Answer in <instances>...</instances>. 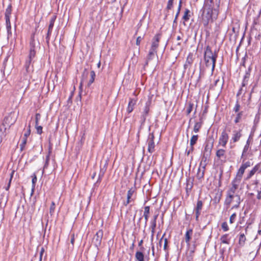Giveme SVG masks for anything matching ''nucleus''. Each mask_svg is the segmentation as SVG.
I'll return each mask as SVG.
<instances>
[{"mask_svg": "<svg viewBox=\"0 0 261 261\" xmlns=\"http://www.w3.org/2000/svg\"><path fill=\"white\" fill-rule=\"evenodd\" d=\"M217 56L214 54L209 47H207L204 54V61L206 66L210 68L212 73L214 70Z\"/></svg>", "mask_w": 261, "mask_h": 261, "instance_id": "nucleus-1", "label": "nucleus"}, {"mask_svg": "<svg viewBox=\"0 0 261 261\" xmlns=\"http://www.w3.org/2000/svg\"><path fill=\"white\" fill-rule=\"evenodd\" d=\"M213 20V8L211 5H206L203 9L202 15V22L207 25L210 21Z\"/></svg>", "mask_w": 261, "mask_h": 261, "instance_id": "nucleus-2", "label": "nucleus"}, {"mask_svg": "<svg viewBox=\"0 0 261 261\" xmlns=\"http://www.w3.org/2000/svg\"><path fill=\"white\" fill-rule=\"evenodd\" d=\"M235 202L232 208H237L240 203V197L239 195H228L226 198L225 203L226 205H229L231 203Z\"/></svg>", "mask_w": 261, "mask_h": 261, "instance_id": "nucleus-3", "label": "nucleus"}, {"mask_svg": "<svg viewBox=\"0 0 261 261\" xmlns=\"http://www.w3.org/2000/svg\"><path fill=\"white\" fill-rule=\"evenodd\" d=\"M103 237V231L102 230H99L93 238L92 243L98 247L101 245V240Z\"/></svg>", "mask_w": 261, "mask_h": 261, "instance_id": "nucleus-4", "label": "nucleus"}, {"mask_svg": "<svg viewBox=\"0 0 261 261\" xmlns=\"http://www.w3.org/2000/svg\"><path fill=\"white\" fill-rule=\"evenodd\" d=\"M16 120V115H15L14 113H11L8 116L5 118L4 120V124L11 126L15 122Z\"/></svg>", "mask_w": 261, "mask_h": 261, "instance_id": "nucleus-5", "label": "nucleus"}, {"mask_svg": "<svg viewBox=\"0 0 261 261\" xmlns=\"http://www.w3.org/2000/svg\"><path fill=\"white\" fill-rule=\"evenodd\" d=\"M154 135L153 134H150L148 138V151L150 153H152L154 151L155 144L154 142Z\"/></svg>", "mask_w": 261, "mask_h": 261, "instance_id": "nucleus-6", "label": "nucleus"}, {"mask_svg": "<svg viewBox=\"0 0 261 261\" xmlns=\"http://www.w3.org/2000/svg\"><path fill=\"white\" fill-rule=\"evenodd\" d=\"M228 140V135L225 130H223L219 139V144L223 147H225Z\"/></svg>", "mask_w": 261, "mask_h": 261, "instance_id": "nucleus-7", "label": "nucleus"}, {"mask_svg": "<svg viewBox=\"0 0 261 261\" xmlns=\"http://www.w3.org/2000/svg\"><path fill=\"white\" fill-rule=\"evenodd\" d=\"M160 36L159 34L154 36L152 40L150 50L156 52V49L159 46V42L160 41Z\"/></svg>", "mask_w": 261, "mask_h": 261, "instance_id": "nucleus-8", "label": "nucleus"}, {"mask_svg": "<svg viewBox=\"0 0 261 261\" xmlns=\"http://www.w3.org/2000/svg\"><path fill=\"white\" fill-rule=\"evenodd\" d=\"M213 146V145L212 143H208L206 144L203 151L204 157L207 158L210 156Z\"/></svg>", "mask_w": 261, "mask_h": 261, "instance_id": "nucleus-9", "label": "nucleus"}, {"mask_svg": "<svg viewBox=\"0 0 261 261\" xmlns=\"http://www.w3.org/2000/svg\"><path fill=\"white\" fill-rule=\"evenodd\" d=\"M242 137V130H234L232 135L231 140L235 143L238 142Z\"/></svg>", "mask_w": 261, "mask_h": 261, "instance_id": "nucleus-10", "label": "nucleus"}, {"mask_svg": "<svg viewBox=\"0 0 261 261\" xmlns=\"http://www.w3.org/2000/svg\"><path fill=\"white\" fill-rule=\"evenodd\" d=\"M203 205V203L202 201L198 200L197 202L196 207L195 208V213H196V219L197 220L198 217L200 214V212L202 209Z\"/></svg>", "mask_w": 261, "mask_h": 261, "instance_id": "nucleus-11", "label": "nucleus"}, {"mask_svg": "<svg viewBox=\"0 0 261 261\" xmlns=\"http://www.w3.org/2000/svg\"><path fill=\"white\" fill-rule=\"evenodd\" d=\"M193 62V55L192 54H189L187 57L186 62L184 65L185 69L189 68L191 66V64Z\"/></svg>", "mask_w": 261, "mask_h": 261, "instance_id": "nucleus-12", "label": "nucleus"}, {"mask_svg": "<svg viewBox=\"0 0 261 261\" xmlns=\"http://www.w3.org/2000/svg\"><path fill=\"white\" fill-rule=\"evenodd\" d=\"M193 230L191 229L187 230L185 234V241L188 245H190V241L192 238Z\"/></svg>", "mask_w": 261, "mask_h": 261, "instance_id": "nucleus-13", "label": "nucleus"}, {"mask_svg": "<svg viewBox=\"0 0 261 261\" xmlns=\"http://www.w3.org/2000/svg\"><path fill=\"white\" fill-rule=\"evenodd\" d=\"M136 103V100L135 99H130V100L128 102V104L127 110H126L127 112L128 113H131L133 111L134 106H135Z\"/></svg>", "mask_w": 261, "mask_h": 261, "instance_id": "nucleus-14", "label": "nucleus"}, {"mask_svg": "<svg viewBox=\"0 0 261 261\" xmlns=\"http://www.w3.org/2000/svg\"><path fill=\"white\" fill-rule=\"evenodd\" d=\"M198 140V135H194L192 137L190 140V146L191 148L187 152L188 155L189 154L190 151H192L193 150V145L196 143Z\"/></svg>", "mask_w": 261, "mask_h": 261, "instance_id": "nucleus-15", "label": "nucleus"}, {"mask_svg": "<svg viewBox=\"0 0 261 261\" xmlns=\"http://www.w3.org/2000/svg\"><path fill=\"white\" fill-rule=\"evenodd\" d=\"M29 85V79L28 76H25V78L22 82H20L17 84L18 87L21 88H26Z\"/></svg>", "mask_w": 261, "mask_h": 261, "instance_id": "nucleus-16", "label": "nucleus"}, {"mask_svg": "<svg viewBox=\"0 0 261 261\" xmlns=\"http://www.w3.org/2000/svg\"><path fill=\"white\" fill-rule=\"evenodd\" d=\"M226 151L223 149H219L216 152V156L219 159H226Z\"/></svg>", "mask_w": 261, "mask_h": 261, "instance_id": "nucleus-17", "label": "nucleus"}, {"mask_svg": "<svg viewBox=\"0 0 261 261\" xmlns=\"http://www.w3.org/2000/svg\"><path fill=\"white\" fill-rule=\"evenodd\" d=\"M135 192V189L133 188L130 189L128 192L127 194V201L126 203H125V205H126L128 203H129L132 201V197L133 196V195L134 194Z\"/></svg>", "mask_w": 261, "mask_h": 261, "instance_id": "nucleus-18", "label": "nucleus"}, {"mask_svg": "<svg viewBox=\"0 0 261 261\" xmlns=\"http://www.w3.org/2000/svg\"><path fill=\"white\" fill-rule=\"evenodd\" d=\"M221 246L222 247V244H225L228 245L229 244L230 239L228 238V234H225L221 236L220 238Z\"/></svg>", "mask_w": 261, "mask_h": 261, "instance_id": "nucleus-19", "label": "nucleus"}, {"mask_svg": "<svg viewBox=\"0 0 261 261\" xmlns=\"http://www.w3.org/2000/svg\"><path fill=\"white\" fill-rule=\"evenodd\" d=\"M149 213H150V207H149V206H145L143 217H144V219H145V224H146L147 221H148Z\"/></svg>", "mask_w": 261, "mask_h": 261, "instance_id": "nucleus-20", "label": "nucleus"}, {"mask_svg": "<svg viewBox=\"0 0 261 261\" xmlns=\"http://www.w3.org/2000/svg\"><path fill=\"white\" fill-rule=\"evenodd\" d=\"M156 54V51L149 50L146 62V65H148L149 61L154 58Z\"/></svg>", "mask_w": 261, "mask_h": 261, "instance_id": "nucleus-21", "label": "nucleus"}, {"mask_svg": "<svg viewBox=\"0 0 261 261\" xmlns=\"http://www.w3.org/2000/svg\"><path fill=\"white\" fill-rule=\"evenodd\" d=\"M245 169H244L241 167H240V168H239V169L237 173V175H236V176L235 178L238 179L239 180H241L243 175L244 174V173L245 172Z\"/></svg>", "mask_w": 261, "mask_h": 261, "instance_id": "nucleus-22", "label": "nucleus"}, {"mask_svg": "<svg viewBox=\"0 0 261 261\" xmlns=\"http://www.w3.org/2000/svg\"><path fill=\"white\" fill-rule=\"evenodd\" d=\"M135 257L138 261H144V254L140 251H137L136 253Z\"/></svg>", "mask_w": 261, "mask_h": 261, "instance_id": "nucleus-23", "label": "nucleus"}, {"mask_svg": "<svg viewBox=\"0 0 261 261\" xmlns=\"http://www.w3.org/2000/svg\"><path fill=\"white\" fill-rule=\"evenodd\" d=\"M258 170V165L255 166L250 171L248 176L247 177V179L250 178L255 173V172Z\"/></svg>", "mask_w": 261, "mask_h": 261, "instance_id": "nucleus-24", "label": "nucleus"}, {"mask_svg": "<svg viewBox=\"0 0 261 261\" xmlns=\"http://www.w3.org/2000/svg\"><path fill=\"white\" fill-rule=\"evenodd\" d=\"M164 242V250H166L167 249V244H168V240L167 238H164V237H162V238L160 240V245H161L162 243Z\"/></svg>", "mask_w": 261, "mask_h": 261, "instance_id": "nucleus-25", "label": "nucleus"}, {"mask_svg": "<svg viewBox=\"0 0 261 261\" xmlns=\"http://www.w3.org/2000/svg\"><path fill=\"white\" fill-rule=\"evenodd\" d=\"M6 18V27L7 29V32L8 34H11V23H10V18Z\"/></svg>", "mask_w": 261, "mask_h": 261, "instance_id": "nucleus-26", "label": "nucleus"}, {"mask_svg": "<svg viewBox=\"0 0 261 261\" xmlns=\"http://www.w3.org/2000/svg\"><path fill=\"white\" fill-rule=\"evenodd\" d=\"M246 241V238L244 234H241L240 236L239 244L241 246H244Z\"/></svg>", "mask_w": 261, "mask_h": 261, "instance_id": "nucleus-27", "label": "nucleus"}, {"mask_svg": "<svg viewBox=\"0 0 261 261\" xmlns=\"http://www.w3.org/2000/svg\"><path fill=\"white\" fill-rule=\"evenodd\" d=\"M90 76H91V78L88 83V86H90L91 84H92L94 81L95 77V73L94 71L92 70L90 72Z\"/></svg>", "mask_w": 261, "mask_h": 261, "instance_id": "nucleus-28", "label": "nucleus"}, {"mask_svg": "<svg viewBox=\"0 0 261 261\" xmlns=\"http://www.w3.org/2000/svg\"><path fill=\"white\" fill-rule=\"evenodd\" d=\"M12 11L11 5H9L6 9L5 12V18H10Z\"/></svg>", "mask_w": 261, "mask_h": 261, "instance_id": "nucleus-29", "label": "nucleus"}, {"mask_svg": "<svg viewBox=\"0 0 261 261\" xmlns=\"http://www.w3.org/2000/svg\"><path fill=\"white\" fill-rule=\"evenodd\" d=\"M249 148H250V145H247V144H246L245 145L243 150L242 157H244V156L246 157L247 156V155L248 154V152Z\"/></svg>", "mask_w": 261, "mask_h": 261, "instance_id": "nucleus-30", "label": "nucleus"}, {"mask_svg": "<svg viewBox=\"0 0 261 261\" xmlns=\"http://www.w3.org/2000/svg\"><path fill=\"white\" fill-rule=\"evenodd\" d=\"M51 149L49 148V151H48V153L47 155V156H46L45 163V164L44 166V169L47 168L48 166L49 161V156L51 153Z\"/></svg>", "mask_w": 261, "mask_h": 261, "instance_id": "nucleus-31", "label": "nucleus"}, {"mask_svg": "<svg viewBox=\"0 0 261 261\" xmlns=\"http://www.w3.org/2000/svg\"><path fill=\"white\" fill-rule=\"evenodd\" d=\"M27 140H28V138H24V137L22 138L21 143L20 144V148L21 151H22L24 150L25 146L27 142Z\"/></svg>", "mask_w": 261, "mask_h": 261, "instance_id": "nucleus-32", "label": "nucleus"}, {"mask_svg": "<svg viewBox=\"0 0 261 261\" xmlns=\"http://www.w3.org/2000/svg\"><path fill=\"white\" fill-rule=\"evenodd\" d=\"M241 181V180H239L238 179L235 178L232 182V187L237 189Z\"/></svg>", "mask_w": 261, "mask_h": 261, "instance_id": "nucleus-33", "label": "nucleus"}, {"mask_svg": "<svg viewBox=\"0 0 261 261\" xmlns=\"http://www.w3.org/2000/svg\"><path fill=\"white\" fill-rule=\"evenodd\" d=\"M55 203L53 201L51 203V205L49 207V214L51 216H53L55 213Z\"/></svg>", "mask_w": 261, "mask_h": 261, "instance_id": "nucleus-34", "label": "nucleus"}, {"mask_svg": "<svg viewBox=\"0 0 261 261\" xmlns=\"http://www.w3.org/2000/svg\"><path fill=\"white\" fill-rule=\"evenodd\" d=\"M54 20L51 19L50 21V23L48 26V33H47L48 36H49L50 34L52 29H53V26H54Z\"/></svg>", "mask_w": 261, "mask_h": 261, "instance_id": "nucleus-35", "label": "nucleus"}, {"mask_svg": "<svg viewBox=\"0 0 261 261\" xmlns=\"http://www.w3.org/2000/svg\"><path fill=\"white\" fill-rule=\"evenodd\" d=\"M189 13H190V11L188 9H186L184 13V15L182 17L183 19H184L185 21H187L189 19V18H190V15L189 14Z\"/></svg>", "mask_w": 261, "mask_h": 261, "instance_id": "nucleus-36", "label": "nucleus"}, {"mask_svg": "<svg viewBox=\"0 0 261 261\" xmlns=\"http://www.w3.org/2000/svg\"><path fill=\"white\" fill-rule=\"evenodd\" d=\"M242 114H243V113L242 112H239L237 115V116L234 119V122L236 123H238V122H240L241 119V117H242Z\"/></svg>", "mask_w": 261, "mask_h": 261, "instance_id": "nucleus-37", "label": "nucleus"}, {"mask_svg": "<svg viewBox=\"0 0 261 261\" xmlns=\"http://www.w3.org/2000/svg\"><path fill=\"white\" fill-rule=\"evenodd\" d=\"M36 53L34 49V48H31L30 49V54H29V59L32 60L33 58L35 56Z\"/></svg>", "mask_w": 261, "mask_h": 261, "instance_id": "nucleus-38", "label": "nucleus"}, {"mask_svg": "<svg viewBox=\"0 0 261 261\" xmlns=\"http://www.w3.org/2000/svg\"><path fill=\"white\" fill-rule=\"evenodd\" d=\"M221 227L224 231H227L229 230V227L226 222H224L222 223Z\"/></svg>", "mask_w": 261, "mask_h": 261, "instance_id": "nucleus-39", "label": "nucleus"}, {"mask_svg": "<svg viewBox=\"0 0 261 261\" xmlns=\"http://www.w3.org/2000/svg\"><path fill=\"white\" fill-rule=\"evenodd\" d=\"M149 106L148 105H146V106L144 110L143 114V116L144 119H145V117L147 115V114L149 112Z\"/></svg>", "mask_w": 261, "mask_h": 261, "instance_id": "nucleus-40", "label": "nucleus"}, {"mask_svg": "<svg viewBox=\"0 0 261 261\" xmlns=\"http://www.w3.org/2000/svg\"><path fill=\"white\" fill-rule=\"evenodd\" d=\"M35 128L37 130V133L40 135L42 133V127L38 125V124H35Z\"/></svg>", "mask_w": 261, "mask_h": 261, "instance_id": "nucleus-41", "label": "nucleus"}, {"mask_svg": "<svg viewBox=\"0 0 261 261\" xmlns=\"http://www.w3.org/2000/svg\"><path fill=\"white\" fill-rule=\"evenodd\" d=\"M30 134H31V126H30V125H29L28 126V128L24 133L23 137L28 138V137L30 135Z\"/></svg>", "mask_w": 261, "mask_h": 261, "instance_id": "nucleus-42", "label": "nucleus"}, {"mask_svg": "<svg viewBox=\"0 0 261 261\" xmlns=\"http://www.w3.org/2000/svg\"><path fill=\"white\" fill-rule=\"evenodd\" d=\"M151 232L152 235H153L154 231H155V228L156 227V222L154 220L151 221Z\"/></svg>", "mask_w": 261, "mask_h": 261, "instance_id": "nucleus-43", "label": "nucleus"}, {"mask_svg": "<svg viewBox=\"0 0 261 261\" xmlns=\"http://www.w3.org/2000/svg\"><path fill=\"white\" fill-rule=\"evenodd\" d=\"M237 189H236L235 188H233V187H231L228 191H227V195H234V194L236 192V191Z\"/></svg>", "mask_w": 261, "mask_h": 261, "instance_id": "nucleus-44", "label": "nucleus"}, {"mask_svg": "<svg viewBox=\"0 0 261 261\" xmlns=\"http://www.w3.org/2000/svg\"><path fill=\"white\" fill-rule=\"evenodd\" d=\"M236 217H237V215L236 213H233V214H232L230 216V218H229L230 223L232 224L234 222Z\"/></svg>", "mask_w": 261, "mask_h": 261, "instance_id": "nucleus-45", "label": "nucleus"}, {"mask_svg": "<svg viewBox=\"0 0 261 261\" xmlns=\"http://www.w3.org/2000/svg\"><path fill=\"white\" fill-rule=\"evenodd\" d=\"M201 127V124L199 123H196L194 127V131L195 133H197L199 131L200 128Z\"/></svg>", "mask_w": 261, "mask_h": 261, "instance_id": "nucleus-46", "label": "nucleus"}, {"mask_svg": "<svg viewBox=\"0 0 261 261\" xmlns=\"http://www.w3.org/2000/svg\"><path fill=\"white\" fill-rule=\"evenodd\" d=\"M181 7V1H180L179 4V6H178V10H177V13L176 14V16H175L174 22H175L176 19H177V17H178V15L179 14V12H180Z\"/></svg>", "mask_w": 261, "mask_h": 261, "instance_id": "nucleus-47", "label": "nucleus"}, {"mask_svg": "<svg viewBox=\"0 0 261 261\" xmlns=\"http://www.w3.org/2000/svg\"><path fill=\"white\" fill-rule=\"evenodd\" d=\"M173 0H169L168 2L167 9L170 10L173 7Z\"/></svg>", "mask_w": 261, "mask_h": 261, "instance_id": "nucleus-48", "label": "nucleus"}, {"mask_svg": "<svg viewBox=\"0 0 261 261\" xmlns=\"http://www.w3.org/2000/svg\"><path fill=\"white\" fill-rule=\"evenodd\" d=\"M250 165L251 164L250 162H246V163L242 164L241 167L245 170L247 168L250 167Z\"/></svg>", "mask_w": 261, "mask_h": 261, "instance_id": "nucleus-49", "label": "nucleus"}, {"mask_svg": "<svg viewBox=\"0 0 261 261\" xmlns=\"http://www.w3.org/2000/svg\"><path fill=\"white\" fill-rule=\"evenodd\" d=\"M240 109V105L237 102L233 108V110L235 112L237 113L239 111Z\"/></svg>", "mask_w": 261, "mask_h": 261, "instance_id": "nucleus-50", "label": "nucleus"}, {"mask_svg": "<svg viewBox=\"0 0 261 261\" xmlns=\"http://www.w3.org/2000/svg\"><path fill=\"white\" fill-rule=\"evenodd\" d=\"M31 61H32V60L29 59V60H28L25 63V67L27 71H28V69L31 64Z\"/></svg>", "mask_w": 261, "mask_h": 261, "instance_id": "nucleus-51", "label": "nucleus"}, {"mask_svg": "<svg viewBox=\"0 0 261 261\" xmlns=\"http://www.w3.org/2000/svg\"><path fill=\"white\" fill-rule=\"evenodd\" d=\"M37 181V177L35 174H33V178H32V184H33V187H35V184Z\"/></svg>", "mask_w": 261, "mask_h": 261, "instance_id": "nucleus-52", "label": "nucleus"}, {"mask_svg": "<svg viewBox=\"0 0 261 261\" xmlns=\"http://www.w3.org/2000/svg\"><path fill=\"white\" fill-rule=\"evenodd\" d=\"M41 115L39 113H37L35 116V123L38 124L39 120H40Z\"/></svg>", "mask_w": 261, "mask_h": 261, "instance_id": "nucleus-53", "label": "nucleus"}, {"mask_svg": "<svg viewBox=\"0 0 261 261\" xmlns=\"http://www.w3.org/2000/svg\"><path fill=\"white\" fill-rule=\"evenodd\" d=\"M143 39V37L141 36H139L137 37L136 40V44L137 45H139L140 44V43Z\"/></svg>", "mask_w": 261, "mask_h": 261, "instance_id": "nucleus-54", "label": "nucleus"}, {"mask_svg": "<svg viewBox=\"0 0 261 261\" xmlns=\"http://www.w3.org/2000/svg\"><path fill=\"white\" fill-rule=\"evenodd\" d=\"M44 252V249L43 247H42L40 252V256H39V259H40V261L42 260V256Z\"/></svg>", "mask_w": 261, "mask_h": 261, "instance_id": "nucleus-55", "label": "nucleus"}, {"mask_svg": "<svg viewBox=\"0 0 261 261\" xmlns=\"http://www.w3.org/2000/svg\"><path fill=\"white\" fill-rule=\"evenodd\" d=\"M192 110V105L190 104L189 107L188 108L187 111L188 114H190Z\"/></svg>", "mask_w": 261, "mask_h": 261, "instance_id": "nucleus-56", "label": "nucleus"}, {"mask_svg": "<svg viewBox=\"0 0 261 261\" xmlns=\"http://www.w3.org/2000/svg\"><path fill=\"white\" fill-rule=\"evenodd\" d=\"M74 233H73V234H71L70 243H71V244L72 245H74Z\"/></svg>", "mask_w": 261, "mask_h": 261, "instance_id": "nucleus-57", "label": "nucleus"}, {"mask_svg": "<svg viewBox=\"0 0 261 261\" xmlns=\"http://www.w3.org/2000/svg\"><path fill=\"white\" fill-rule=\"evenodd\" d=\"M251 139H252L251 136H250L249 137V138L248 139L247 142H246V144L250 145V141H251Z\"/></svg>", "mask_w": 261, "mask_h": 261, "instance_id": "nucleus-58", "label": "nucleus"}, {"mask_svg": "<svg viewBox=\"0 0 261 261\" xmlns=\"http://www.w3.org/2000/svg\"><path fill=\"white\" fill-rule=\"evenodd\" d=\"M11 180H9L8 186L5 188L6 190H7V191L9 190L10 185H11Z\"/></svg>", "mask_w": 261, "mask_h": 261, "instance_id": "nucleus-59", "label": "nucleus"}, {"mask_svg": "<svg viewBox=\"0 0 261 261\" xmlns=\"http://www.w3.org/2000/svg\"><path fill=\"white\" fill-rule=\"evenodd\" d=\"M14 172L15 171L14 170H12V172H11V173L10 174V179L9 180H11V181H12V178H13V174L14 173Z\"/></svg>", "mask_w": 261, "mask_h": 261, "instance_id": "nucleus-60", "label": "nucleus"}, {"mask_svg": "<svg viewBox=\"0 0 261 261\" xmlns=\"http://www.w3.org/2000/svg\"><path fill=\"white\" fill-rule=\"evenodd\" d=\"M257 198L258 199H261V191L258 192Z\"/></svg>", "mask_w": 261, "mask_h": 261, "instance_id": "nucleus-61", "label": "nucleus"}, {"mask_svg": "<svg viewBox=\"0 0 261 261\" xmlns=\"http://www.w3.org/2000/svg\"><path fill=\"white\" fill-rule=\"evenodd\" d=\"M88 74V72L86 69H85L83 72V76L85 75L87 76Z\"/></svg>", "mask_w": 261, "mask_h": 261, "instance_id": "nucleus-62", "label": "nucleus"}, {"mask_svg": "<svg viewBox=\"0 0 261 261\" xmlns=\"http://www.w3.org/2000/svg\"><path fill=\"white\" fill-rule=\"evenodd\" d=\"M158 215H155V216L153 217V220H154V221L156 222V219H157V218H158Z\"/></svg>", "mask_w": 261, "mask_h": 261, "instance_id": "nucleus-63", "label": "nucleus"}, {"mask_svg": "<svg viewBox=\"0 0 261 261\" xmlns=\"http://www.w3.org/2000/svg\"><path fill=\"white\" fill-rule=\"evenodd\" d=\"M83 81H84V80H83V79H82V81H81V82L80 86V88H82V85H83Z\"/></svg>", "mask_w": 261, "mask_h": 261, "instance_id": "nucleus-64", "label": "nucleus"}]
</instances>
